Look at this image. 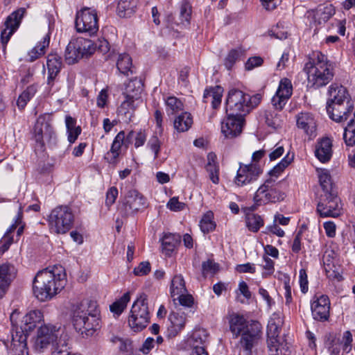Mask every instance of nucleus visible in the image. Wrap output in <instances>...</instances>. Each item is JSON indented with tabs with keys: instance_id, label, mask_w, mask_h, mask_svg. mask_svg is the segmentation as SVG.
I'll return each instance as SVG.
<instances>
[{
	"instance_id": "f257e3e1",
	"label": "nucleus",
	"mask_w": 355,
	"mask_h": 355,
	"mask_svg": "<svg viewBox=\"0 0 355 355\" xmlns=\"http://www.w3.org/2000/svg\"><path fill=\"white\" fill-rule=\"evenodd\" d=\"M66 273L60 265H55L39 271L35 275L33 290L34 295L41 302L51 300L65 285Z\"/></svg>"
},
{
	"instance_id": "f03ea898",
	"label": "nucleus",
	"mask_w": 355,
	"mask_h": 355,
	"mask_svg": "<svg viewBox=\"0 0 355 355\" xmlns=\"http://www.w3.org/2000/svg\"><path fill=\"white\" fill-rule=\"evenodd\" d=\"M230 329L235 337L241 336L239 355H252V349L261 336V326L257 321H247L243 315L233 313L230 316Z\"/></svg>"
},
{
	"instance_id": "7ed1b4c3",
	"label": "nucleus",
	"mask_w": 355,
	"mask_h": 355,
	"mask_svg": "<svg viewBox=\"0 0 355 355\" xmlns=\"http://www.w3.org/2000/svg\"><path fill=\"white\" fill-rule=\"evenodd\" d=\"M99 315L96 301L84 300L73 311V326L81 334L92 336L100 327Z\"/></svg>"
},
{
	"instance_id": "20e7f679",
	"label": "nucleus",
	"mask_w": 355,
	"mask_h": 355,
	"mask_svg": "<svg viewBox=\"0 0 355 355\" xmlns=\"http://www.w3.org/2000/svg\"><path fill=\"white\" fill-rule=\"evenodd\" d=\"M304 71L307 75L309 85L315 89L327 85L334 75L327 56L320 51H313L309 55Z\"/></svg>"
},
{
	"instance_id": "39448f33",
	"label": "nucleus",
	"mask_w": 355,
	"mask_h": 355,
	"mask_svg": "<svg viewBox=\"0 0 355 355\" xmlns=\"http://www.w3.org/2000/svg\"><path fill=\"white\" fill-rule=\"evenodd\" d=\"M261 98L259 94L250 96L240 89H232L226 100V112L230 115L245 116L261 103Z\"/></svg>"
},
{
	"instance_id": "423d86ee",
	"label": "nucleus",
	"mask_w": 355,
	"mask_h": 355,
	"mask_svg": "<svg viewBox=\"0 0 355 355\" xmlns=\"http://www.w3.org/2000/svg\"><path fill=\"white\" fill-rule=\"evenodd\" d=\"M150 322V311L148 304V296L141 293L134 302L128 318V324L135 332L145 329Z\"/></svg>"
},
{
	"instance_id": "0eeeda50",
	"label": "nucleus",
	"mask_w": 355,
	"mask_h": 355,
	"mask_svg": "<svg viewBox=\"0 0 355 355\" xmlns=\"http://www.w3.org/2000/svg\"><path fill=\"white\" fill-rule=\"evenodd\" d=\"M75 216L71 208L60 205L51 211L48 221L51 231L58 234H64L72 228Z\"/></svg>"
},
{
	"instance_id": "6e6552de",
	"label": "nucleus",
	"mask_w": 355,
	"mask_h": 355,
	"mask_svg": "<svg viewBox=\"0 0 355 355\" xmlns=\"http://www.w3.org/2000/svg\"><path fill=\"white\" fill-rule=\"evenodd\" d=\"M33 139L36 143L35 148L42 151L44 150L46 143L55 144L56 134L48 116L40 115L37 118L33 128Z\"/></svg>"
},
{
	"instance_id": "1a4fd4ad",
	"label": "nucleus",
	"mask_w": 355,
	"mask_h": 355,
	"mask_svg": "<svg viewBox=\"0 0 355 355\" xmlns=\"http://www.w3.org/2000/svg\"><path fill=\"white\" fill-rule=\"evenodd\" d=\"M60 335V329L53 324H44L37 331L33 338V347L37 352H43L50 345L52 349L60 340L64 339Z\"/></svg>"
},
{
	"instance_id": "9d476101",
	"label": "nucleus",
	"mask_w": 355,
	"mask_h": 355,
	"mask_svg": "<svg viewBox=\"0 0 355 355\" xmlns=\"http://www.w3.org/2000/svg\"><path fill=\"white\" fill-rule=\"evenodd\" d=\"M75 28L78 33H85L89 36L95 35L98 31V19L96 10L84 8L78 11Z\"/></svg>"
},
{
	"instance_id": "9b49d317",
	"label": "nucleus",
	"mask_w": 355,
	"mask_h": 355,
	"mask_svg": "<svg viewBox=\"0 0 355 355\" xmlns=\"http://www.w3.org/2000/svg\"><path fill=\"white\" fill-rule=\"evenodd\" d=\"M284 196V193L279 190L277 184L270 178L257 190L254 201L257 205H266L282 200Z\"/></svg>"
},
{
	"instance_id": "f8f14e48",
	"label": "nucleus",
	"mask_w": 355,
	"mask_h": 355,
	"mask_svg": "<svg viewBox=\"0 0 355 355\" xmlns=\"http://www.w3.org/2000/svg\"><path fill=\"white\" fill-rule=\"evenodd\" d=\"M282 319L278 314H273L268 321L267 326V344L270 355H278V352L284 350L282 343H280L278 337L281 331Z\"/></svg>"
},
{
	"instance_id": "ddd939ff",
	"label": "nucleus",
	"mask_w": 355,
	"mask_h": 355,
	"mask_svg": "<svg viewBox=\"0 0 355 355\" xmlns=\"http://www.w3.org/2000/svg\"><path fill=\"white\" fill-rule=\"evenodd\" d=\"M341 208L337 193L320 194L316 210L320 217H337L340 214Z\"/></svg>"
},
{
	"instance_id": "4468645a",
	"label": "nucleus",
	"mask_w": 355,
	"mask_h": 355,
	"mask_svg": "<svg viewBox=\"0 0 355 355\" xmlns=\"http://www.w3.org/2000/svg\"><path fill=\"white\" fill-rule=\"evenodd\" d=\"M147 207L146 198L138 191L132 189L128 191L124 200L119 207L122 216L134 214Z\"/></svg>"
},
{
	"instance_id": "2eb2a0df",
	"label": "nucleus",
	"mask_w": 355,
	"mask_h": 355,
	"mask_svg": "<svg viewBox=\"0 0 355 355\" xmlns=\"http://www.w3.org/2000/svg\"><path fill=\"white\" fill-rule=\"evenodd\" d=\"M355 111L354 108V102L347 101L345 103H327V112L329 116L338 123H342L353 116Z\"/></svg>"
},
{
	"instance_id": "dca6fc26",
	"label": "nucleus",
	"mask_w": 355,
	"mask_h": 355,
	"mask_svg": "<svg viewBox=\"0 0 355 355\" xmlns=\"http://www.w3.org/2000/svg\"><path fill=\"white\" fill-rule=\"evenodd\" d=\"M262 173V166H258L256 164H243L240 163L234 182L237 186L243 187L256 181Z\"/></svg>"
},
{
	"instance_id": "f3484780",
	"label": "nucleus",
	"mask_w": 355,
	"mask_h": 355,
	"mask_svg": "<svg viewBox=\"0 0 355 355\" xmlns=\"http://www.w3.org/2000/svg\"><path fill=\"white\" fill-rule=\"evenodd\" d=\"M330 300L326 295H315L311 304L313 318L319 322H327L330 316Z\"/></svg>"
},
{
	"instance_id": "a211bd4d",
	"label": "nucleus",
	"mask_w": 355,
	"mask_h": 355,
	"mask_svg": "<svg viewBox=\"0 0 355 355\" xmlns=\"http://www.w3.org/2000/svg\"><path fill=\"white\" fill-rule=\"evenodd\" d=\"M293 94V85L287 78L281 79L277 90L271 100L275 111L282 110Z\"/></svg>"
},
{
	"instance_id": "6ab92c4d",
	"label": "nucleus",
	"mask_w": 355,
	"mask_h": 355,
	"mask_svg": "<svg viewBox=\"0 0 355 355\" xmlns=\"http://www.w3.org/2000/svg\"><path fill=\"white\" fill-rule=\"evenodd\" d=\"M15 315L16 322L18 325L21 326L24 331L29 334L43 320V313L40 310H33L27 313L22 318L20 312L15 310L10 314V316Z\"/></svg>"
},
{
	"instance_id": "aec40b11",
	"label": "nucleus",
	"mask_w": 355,
	"mask_h": 355,
	"mask_svg": "<svg viewBox=\"0 0 355 355\" xmlns=\"http://www.w3.org/2000/svg\"><path fill=\"white\" fill-rule=\"evenodd\" d=\"M226 114L227 117L221 124V132L226 138L236 137L242 132L245 116L230 115L229 112H226Z\"/></svg>"
},
{
	"instance_id": "412c9836",
	"label": "nucleus",
	"mask_w": 355,
	"mask_h": 355,
	"mask_svg": "<svg viewBox=\"0 0 355 355\" xmlns=\"http://www.w3.org/2000/svg\"><path fill=\"white\" fill-rule=\"evenodd\" d=\"M11 322V340L6 344V347L12 346L27 345L28 333L24 331L16 322L15 315L10 316Z\"/></svg>"
},
{
	"instance_id": "4be33fe9",
	"label": "nucleus",
	"mask_w": 355,
	"mask_h": 355,
	"mask_svg": "<svg viewBox=\"0 0 355 355\" xmlns=\"http://www.w3.org/2000/svg\"><path fill=\"white\" fill-rule=\"evenodd\" d=\"M15 268L9 263L0 265V298L6 294L11 282L15 277Z\"/></svg>"
},
{
	"instance_id": "5701e85b",
	"label": "nucleus",
	"mask_w": 355,
	"mask_h": 355,
	"mask_svg": "<svg viewBox=\"0 0 355 355\" xmlns=\"http://www.w3.org/2000/svg\"><path fill=\"white\" fill-rule=\"evenodd\" d=\"M162 252L167 257H171L178 250L181 243V236L179 234L165 233L160 239Z\"/></svg>"
},
{
	"instance_id": "b1692460",
	"label": "nucleus",
	"mask_w": 355,
	"mask_h": 355,
	"mask_svg": "<svg viewBox=\"0 0 355 355\" xmlns=\"http://www.w3.org/2000/svg\"><path fill=\"white\" fill-rule=\"evenodd\" d=\"M332 141L329 138L324 137L317 141L315 155L321 162H328L332 157Z\"/></svg>"
},
{
	"instance_id": "393cba45",
	"label": "nucleus",
	"mask_w": 355,
	"mask_h": 355,
	"mask_svg": "<svg viewBox=\"0 0 355 355\" xmlns=\"http://www.w3.org/2000/svg\"><path fill=\"white\" fill-rule=\"evenodd\" d=\"M297 126L304 132L311 136H315L316 123L312 114L309 112H300L296 116Z\"/></svg>"
},
{
	"instance_id": "a878e982",
	"label": "nucleus",
	"mask_w": 355,
	"mask_h": 355,
	"mask_svg": "<svg viewBox=\"0 0 355 355\" xmlns=\"http://www.w3.org/2000/svg\"><path fill=\"white\" fill-rule=\"evenodd\" d=\"M46 66L48 69L47 84L52 86L62 67L61 57L56 53L49 54L47 57Z\"/></svg>"
},
{
	"instance_id": "bb28decb",
	"label": "nucleus",
	"mask_w": 355,
	"mask_h": 355,
	"mask_svg": "<svg viewBox=\"0 0 355 355\" xmlns=\"http://www.w3.org/2000/svg\"><path fill=\"white\" fill-rule=\"evenodd\" d=\"M170 325L168 327V336L175 337L182 331L186 324V315L183 312H172L168 316Z\"/></svg>"
},
{
	"instance_id": "cd10ccee",
	"label": "nucleus",
	"mask_w": 355,
	"mask_h": 355,
	"mask_svg": "<svg viewBox=\"0 0 355 355\" xmlns=\"http://www.w3.org/2000/svg\"><path fill=\"white\" fill-rule=\"evenodd\" d=\"M328 93L330 96L328 101L330 103H345L348 100L352 101L347 89L343 85L336 83L330 85Z\"/></svg>"
},
{
	"instance_id": "c85d7f7f",
	"label": "nucleus",
	"mask_w": 355,
	"mask_h": 355,
	"mask_svg": "<svg viewBox=\"0 0 355 355\" xmlns=\"http://www.w3.org/2000/svg\"><path fill=\"white\" fill-rule=\"evenodd\" d=\"M71 41L74 45L72 48H76L78 52L82 54L83 58L90 56L96 51L94 43L89 39L80 37L72 38Z\"/></svg>"
},
{
	"instance_id": "c756f323",
	"label": "nucleus",
	"mask_w": 355,
	"mask_h": 355,
	"mask_svg": "<svg viewBox=\"0 0 355 355\" xmlns=\"http://www.w3.org/2000/svg\"><path fill=\"white\" fill-rule=\"evenodd\" d=\"M139 101H141L138 98H125V100L121 103L118 111L119 114L124 116V121L125 122L132 121L135 110L138 106Z\"/></svg>"
},
{
	"instance_id": "7c9ffc66",
	"label": "nucleus",
	"mask_w": 355,
	"mask_h": 355,
	"mask_svg": "<svg viewBox=\"0 0 355 355\" xmlns=\"http://www.w3.org/2000/svg\"><path fill=\"white\" fill-rule=\"evenodd\" d=\"M223 89L220 86L211 87L205 89L203 94V101L210 102L214 109L218 108L220 103Z\"/></svg>"
},
{
	"instance_id": "2f4dec72",
	"label": "nucleus",
	"mask_w": 355,
	"mask_h": 355,
	"mask_svg": "<svg viewBox=\"0 0 355 355\" xmlns=\"http://www.w3.org/2000/svg\"><path fill=\"white\" fill-rule=\"evenodd\" d=\"M245 223L248 229L252 232H257L264 225L261 216L254 214L250 209H245Z\"/></svg>"
},
{
	"instance_id": "473e14b6",
	"label": "nucleus",
	"mask_w": 355,
	"mask_h": 355,
	"mask_svg": "<svg viewBox=\"0 0 355 355\" xmlns=\"http://www.w3.org/2000/svg\"><path fill=\"white\" fill-rule=\"evenodd\" d=\"M205 169L209 174L210 180L214 184L219 183V166L216 162V156L214 153H209L207 156V164Z\"/></svg>"
},
{
	"instance_id": "72a5a7b5",
	"label": "nucleus",
	"mask_w": 355,
	"mask_h": 355,
	"mask_svg": "<svg viewBox=\"0 0 355 355\" xmlns=\"http://www.w3.org/2000/svg\"><path fill=\"white\" fill-rule=\"evenodd\" d=\"M143 91V84L141 80L134 78L126 85L123 95L125 98L140 99V95Z\"/></svg>"
},
{
	"instance_id": "f704fd0d",
	"label": "nucleus",
	"mask_w": 355,
	"mask_h": 355,
	"mask_svg": "<svg viewBox=\"0 0 355 355\" xmlns=\"http://www.w3.org/2000/svg\"><path fill=\"white\" fill-rule=\"evenodd\" d=\"M193 122L191 114L189 112H184L175 117L173 126L178 132H184L190 129Z\"/></svg>"
},
{
	"instance_id": "c9c22d12",
	"label": "nucleus",
	"mask_w": 355,
	"mask_h": 355,
	"mask_svg": "<svg viewBox=\"0 0 355 355\" xmlns=\"http://www.w3.org/2000/svg\"><path fill=\"white\" fill-rule=\"evenodd\" d=\"M116 67L119 71L125 76L132 74L134 67L130 55L125 53L119 54L116 61Z\"/></svg>"
},
{
	"instance_id": "e433bc0d",
	"label": "nucleus",
	"mask_w": 355,
	"mask_h": 355,
	"mask_svg": "<svg viewBox=\"0 0 355 355\" xmlns=\"http://www.w3.org/2000/svg\"><path fill=\"white\" fill-rule=\"evenodd\" d=\"M137 0H119L116 7L120 17H128L135 12Z\"/></svg>"
},
{
	"instance_id": "4c0bfd02",
	"label": "nucleus",
	"mask_w": 355,
	"mask_h": 355,
	"mask_svg": "<svg viewBox=\"0 0 355 355\" xmlns=\"http://www.w3.org/2000/svg\"><path fill=\"white\" fill-rule=\"evenodd\" d=\"M170 292L174 302L176 301V295H181L182 293H187L185 281L182 275L178 274L173 276L171 283Z\"/></svg>"
},
{
	"instance_id": "58836bf2",
	"label": "nucleus",
	"mask_w": 355,
	"mask_h": 355,
	"mask_svg": "<svg viewBox=\"0 0 355 355\" xmlns=\"http://www.w3.org/2000/svg\"><path fill=\"white\" fill-rule=\"evenodd\" d=\"M50 42V36L46 34L42 39V41H40L29 53H28V57H29V61L33 62L40 57L44 55L46 53V48L49 47Z\"/></svg>"
},
{
	"instance_id": "ea45409f",
	"label": "nucleus",
	"mask_w": 355,
	"mask_h": 355,
	"mask_svg": "<svg viewBox=\"0 0 355 355\" xmlns=\"http://www.w3.org/2000/svg\"><path fill=\"white\" fill-rule=\"evenodd\" d=\"M37 91V85L33 84L26 87V89L19 96L17 101V105L19 109L23 110L26 106L28 102L35 96Z\"/></svg>"
},
{
	"instance_id": "a19ab883",
	"label": "nucleus",
	"mask_w": 355,
	"mask_h": 355,
	"mask_svg": "<svg viewBox=\"0 0 355 355\" xmlns=\"http://www.w3.org/2000/svg\"><path fill=\"white\" fill-rule=\"evenodd\" d=\"M260 116L261 119L264 120L268 126L273 129H277L281 125L282 120L280 115L277 111L270 110H265L261 114Z\"/></svg>"
},
{
	"instance_id": "79ce46f5",
	"label": "nucleus",
	"mask_w": 355,
	"mask_h": 355,
	"mask_svg": "<svg viewBox=\"0 0 355 355\" xmlns=\"http://www.w3.org/2000/svg\"><path fill=\"white\" fill-rule=\"evenodd\" d=\"M319 182L322 189V194L337 193L334 187L329 172L327 170H323L320 172Z\"/></svg>"
},
{
	"instance_id": "37998d69",
	"label": "nucleus",
	"mask_w": 355,
	"mask_h": 355,
	"mask_svg": "<svg viewBox=\"0 0 355 355\" xmlns=\"http://www.w3.org/2000/svg\"><path fill=\"white\" fill-rule=\"evenodd\" d=\"M26 14V9L25 8H19L8 15L5 22L10 27H12V29L17 30L19 27L21 20Z\"/></svg>"
},
{
	"instance_id": "c03bdc74",
	"label": "nucleus",
	"mask_w": 355,
	"mask_h": 355,
	"mask_svg": "<svg viewBox=\"0 0 355 355\" xmlns=\"http://www.w3.org/2000/svg\"><path fill=\"white\" fill-rule=\"evenodd\" d=\"M214 213L211 211H207L202 217L200 221V227L201 231L204 233H209L212 232L216 228V223L213 220Z\"/></svg>"
},
{
	"instance_id": "a18cd8bd",
	"label": "nucleus",
	"mask_w": 355,
	"mask_h": 355,
	"mask_svg": "<svg viewBox=\"0 0 355 355\" xmlns=\"http://www.w3.org/2000/svg\"><path fill=\"white\" fill-rule=\"evenodd\" d=\"M335 14V10L332 6H326L322 11L321 9L318 10L313 15L314 23L316 24H321L327 21Z\"/></svg>"
},
{
	"instance_id": "49530a36",
	"label": "nucleus",
	"mask_w": 355,
	"mask_h": 355,
	"mask_svg": "<svg viewBox=\"0 0 355 355\" xmlns=\"http://www.w3.org/2000/svg\"><path fill=\"white\" fill-rule=\"evenodd\" d=\"M192 13V6L189 0H182L180 10V20L182 25L190 24Z\"/></svg>"
},
{
	"instance_id": "de8ad7c7",
	"label": "nucleus",
	"mask_w": 355,
	"mask_h": 355,
	"mask_svg": "<svg viewBox=\"0 0 355 355\" xmlns=\"http://www.w3.org/2000/svg\"><path fill=\"white\" fill-rule=\"evenodd\" d=\"M166 105L168 115H173L184 109L182 101L175 96L168 97L166 100Z\"/></svg>"
},
{
	"instance_id": "09e8293b",
	"label": "nucleus",
	"mask_w": 355,
	"mask_h": 355,
	"mask_svg": "<svg viewBox=\"0 0 355 355\" xmlns=\"http://www.w3.org/2000/svg\"><path fill=\"white\" fill-rule=\"evenodd\" d=\"M73 46H74L73 44L70 41L65 50L64 58L66 62L69 64H75L83 58L82 54L78 52L76 48H72Z\"/></svg>"
},
{
	"instance_id": "8fccbe9b",
	"label": "nucleus",
	"mask_w": 355,
	"mask_h": 355,
	"mask_svg": "<svg viewBox=\"0 0 355 355\" xmlns=\"http://www.w3.org/2000/svg\"><path fill=\"white\" fill-rule=\"evenodd\" d=\"M51 355H82L79 353H72L69 351L68 343L65 339H61L51 349Z\"/></svg>"
},
{
	"instance_id": "3c124183",
	"label": "nucleus",
	"mask_w": 355,
	"mask_h": 355,
	"mask_svg": "<svg viewBox=\"0 0 355 355\" xmlns=\"http://www.w3.org/2000/svg\"><path fill=\"white\" fill-rule=\"evenodd\" d=\"M130 300V293L128 292L124 293L119 300H116L112 305H110V311L114 313L120 315L125 309Z\"/></svg>"
},
{
	"instance_id": "603ef678",
	"label": "nucleus",
	"mask_w": 355,
	"mask_h": 355,
	"mask_svg": "<svg viewBox=\"0 0 355 355\" xmlns=\"http://www.w3.org/2000/svg\"><path fill=\"white\" fill-rule=\"evenodd\" d=\"M293 159V155L290 157L289 154H287L279 164L268 172L270 176L277 178L279 174L291 163Z\"/></svg>"
},
{
	"instance_id": "864d4df0",
	"label": "nucleus",
	"mask_w": 355,
	"mask_h": 355,
	"mask_svg": "<svg viewBox=\"0 0 355 355\" xmlns=\"http://www.w3.org/2000/svg\"><path fill=\"white\" fill-rule=\"evenodd\" d=\"M241 52L239 49H233L230 50L224 60V65L227 69L231 70L234 64L239 60Z\"/></svg>"
},
{
	"instance_id": "5fc2aeb1",
	"label": "nucleus",
	"mask_w": 355,
	"mask_h": 355,
	"mask_svg": "<svg viewBox=\"0 0 355 355\" xmlns=\"http://www.w3.org/2000/svg\"><path fill=\"white\" fill-rule=\"evenodd\" d=\"M110 341L113 344L119 345V349L120 352H126L131 349L132 342L130 339H124L119 336H113L110 339Z\"/></svg>"
},
{
	"instance_id": "6e6d98bb",
	"label": "nucleus",
	"mask_w": 355,
	"mask_h": 355,
	"mask_svg": "<svg viewBox=\"0 0 355 355\" xmlns=\"http://www.w3.org/2000/svg\"><path fill=\"white\" fill-rule=\"evenodd\" d=\"M218 264L210 259L202 263V272L205 277L209 274H215L218 270Z\"/></svg>"
},
{
	"instance_id": "4d7b16f0",
	"label": "nucleus",
	"mask_w": 355,
	"mask_h": 355,
	"mask_svg": "<svg viewBox=\"0 0 355 355\" xmlns=\"http://www.w3.org/2000/svg\"><path fill=\"white\" fill-rule=\"evenodd\" d=\"M263 259L265 263L263 265V268L265 271L262 272V277L267 278L275 271V262L268 256L263 255Z\"/></svg>"
},
{
	"instance_id": "13d9d810",
	"label": "nucleus",
	"mask_w": 355,
	"mask_h": 355,
	"mask_svg": "<svg viewBox=\"0 0 355 355\" xmlns=\"http://www.w3.org/2000/svg\"><path fill=\"white\" fill-rule=\"evenodd\" d=\"M118 189L115 187H112L108 189L106 192L105 205L110 208L116 201L118 197Z\"/></svg>"
},
{
	"instance_id": "bf43d9fd",
	"label": "nucleus",
	"mask_w": 355,
	"mask_h": 355,
	"mask_svg": "<svg viewBox=\"0 0 355 355\" xmlns=\"http://www.w3.org/2000/svg\"><path fill=\"white\" fill-rule=\"evenodd\" d=\"M352 334L349 331H346L343 333L341 344L343 350L349 353L352 349Z\"/></svg>"
},
{
	"instance_id": "052dcab7",
	"label": "nucleus",
	"mask_w": 355,
	"mask_h": 355,
	"mask_svg": "<svg viewBox=\"0 0 355 355\" xmlns=\"http://www.w3.org/2000/svg\"><path fill=\"white\" fill-rule=\"evenodd\" d=\"M263 63V59L260 56H253L248 59L245 64V68L248 71L252 70L253 69L260 67Z\"/></svg>"
},
{
	"instance_id": "680f3d73",
	"label": "nucleus",
	"mask_w": 355,
	"mask_h": 355,
	"mask_svg": "<svg viewBox=\"0 0 355 355\" xmlns=\"http://www.w3.org/2000/svg\"><path fill=\"white\" fill-rule=\"evenodd\" d=\"M150 263L148 261H142L134 268L133 272L137 276H144L150 272Z\"/></svg>"
},
{
	"instance_id": "e2e57ef3",
	"label": "nucleus",
	"mask_w": 355,
	"mask_h": 355,
	"mask_svg": "<svg viewBox=\"0 0 355 355\" xmlns=\"http://www.w3.org/2000/svg\"><path fill=\"white\" fill-rule=\"evenodd\" d=\"M125 140V132L124 131H120L114 137V141L112 144L111 148L114 151L121 153V148L124 143Z\"/></svg>"
},
{
	"instance_id": "0e129e2a",
	"label": "nucleus",
	"mask_w": 355,
	"mask_h": 355,
	"mask_svg": "<svg viewBox=\"0 0 355 355\" xmlns=\"http://www.w3.org/2000/svg\"><path fill=\"white\" fill-rule=\"evenodd\" d=\"M175 299L178 300L180 305L184 306L191 307L193 304V297L187 293H182L181 295H176Z\"/></svg>"
},
{
	"instance_id": "69168bd1",
	"label": "nucleus",
	"mask_w": 355,
	"mask_h": 355,
	"mask_svg": "<svg viewBox=\"0 0 355 355\" xmlns=\"http://www.w3.org/2000/svg\"><path fill=\"white\" fill-rule=\"evenodd\" d=\"M147 146L154 153V159H157L161 148V142L157 137H152L148 141Z\"/></svg>"
},
{
	"instance_id": "338daca9",
	"label": "nucleus",
	"mask_w": 355,
	"mask_h": 355,
	"mask_svg": "<svg viewBox=\"0 0 355 355\" xmlns=\"http://www.w3.org/2000/svg\"><path fill=\"white\" fill-rule=\"evenodd\" d=\"M8 355H28L27 345L12 346L7 347Z\"/></svg>"
},
{
	"instance_id": "774afa93",
	"label": "nucleus",
	"mask_w": 355,
	"mask_h": 355,
	"mask_svg": "<svg viewBox=\"0 0 355 355\" xmlns=\"http://www.w3.org/2000/svg\"><path fill=\"white\" fill-rule=\"evenodd\" d=\"M185 206V203L180 202L178 200V198L177 197H173L167 203V207L173 211H179L183 210Z\"/></svg>"
}]
</instances>
